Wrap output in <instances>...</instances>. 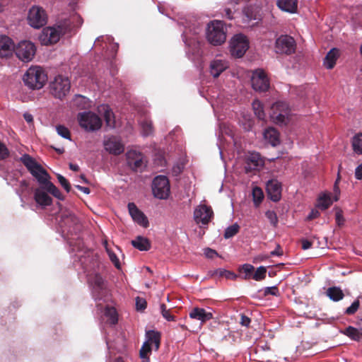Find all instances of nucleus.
<instances>
[{"instance_id":"58","label":"nucleus","mask_w":362,"mask_h":362,"mask_svg":"<svg viewBox=\"0 0 362 362\" xmlns=\"http://www.w3.org/2000/svg\"><path fill=\"white\" fill-rule=\"evenodd\" d=\"M204 255L207 258L213 259L215 257L218 256V253L216 250H212L211 248H206L204 250Z\"/></svg>"},{"instance_id":"6","label":"nucleus","mask_w":362,"mask_h":362,"mask_svg":"<svg viewBox=\"0 0 362 362\" xmlns=\"http://www.w3.org/2000/svg\"><path fill=\"white\" fill-rule=\"evenodd\" d=\"M198 28H194V32L192 36H189V32H191V29L187 28L182 33V39L186 45L187 49L186 51L188 57L192 60H198L202 55V51L201 48V43L199 40V37L197 35Z\"/></svg>"},{"instance_id":"12","label":"nucleus","mask_w":362,"mask_h":362,"mask_svg":"<svg viewBox=\"0 0 362 362\" xmlns=\"http://www.w3.org/2000/svg\"><path fill=\"white\" fill-rule=\"evenodd\" d=\"M249 48V40L243 34H236L230 40V52L235 57H242Z\"/></svg>"},{"instance_id":"8","label":"nucleus","mask_w":362,"mask_h":362,"mask_svg":"<svg viewBox=\"0 0 362 362\" xmlns=\"http://www.w3.org/2000/svg\"><path fill=\"white\" fill-rule=\"evenodd\" d=\"M71 83L68 77L58 75L49 83L50 93L58 99H63L69 92Z\"/></svg>"},{"instance_id":"22","label":"nucleus","mask_w":362,"mask_h":362,"mask_svg":"<svg viewBox=\"0 0 362 362\" xmlns=\"http://www.w3.org/2000/svg\"><path fill=\"white\" fill-rule=\"evenodd\" d=\"M146 341L141 347H144L146 351L151 352L152 349L157 351L160 346V334L157 332L151 330L146 334Z\"/></svg>"},{"instance_id":"37","label":"nucleus","mask_w":362,"mask_h":362,"mask_svg":"<svg viewBox=\"0 0 362 362\" xmlns=\"http://www.w3.org/2000/svg\"><path fill=\"white\" fill-rule=\"evenodd\" d=\"M104 315L107 318V322L111 325H115L118 322V314L114 307L107 306L104 311Z\"/></svg>"},{"instance_id":"44","label":"nucleus","mask_w":362,"mask_h":362,"mask_svg":"<svg viewBox=\"0 0 362 362\" xmlns=\"http://www.w3.org/2000/svg\"><path fill=\"white\" fill-rule=\"evenodd\" d=\"M239 229H240V226L238 223H234L232 226H228L225 230V233L223 235L224 238L226 239H228V238L233 237L235 235H236L238 233Z\"/></svg>"},{"instance_id":"5","label":"nucleus","mask_w":362,"mask_h":362,"mask_svg":"<svg viewBox=\"0 0 362 362\" xmlns=\"http://www.w3.org/2000/svg\"><path fill=\"white\" fill-rule=\"evenodd\" d=\"M97 114L92 113V131L99 129L102 126V119L105 122L106 128L115 127V115L107 105L102 104L98 107Z\"/></svg>"},{"instance_id":"30","label":"nucleus","mask_w":362,"mask_h":362,"mask_svg":"<svg viewBox=\"0 0 362 362\" xmlns=\"http://www.w3.org/2000/svg\"><path fill=\"white\" fill-rule=\"evenodd\" d=\"M279 9L289 13H296L298 11V0H277Z\"/></svg>"},{"instance_id":"41","label":"nucleus","mask_w":362,"mask_h":362,"mask_svg":"<svg viewBox=\"0 0 362 362\" xmlns=\"http://www.w3.org/2000/svg\"><path fill=\"white\" fill-rule=\"evenodd\" d=\"M252 109L254 110L255 115L257 117V118L260 120H264L266 117V114L264 110V107L262 103L255 100L252 103Z\"/></svg>"},{"instance_id":"10","label":"nucleus","mask_w":362,"mask_h":362,"mask_svg":"<svg viewBox=\"0 0 362 362\" xmlns=\"http://www.w3.org/2000/svg\"><path fill=\"white\" fill-rule=\"evenodd\" d=\"M290 108L288 104L283 101L274 103L271 107L270 117L276 124H286L288 121Z\"/></svg>"},{"instance_id":"34","label":"nucleus","mask_w":362,"mask_h":362,"mask_svg":"<svg viewBox=\"0 0 362 362\" xmlns=\"http://www.w3.org/2000/svg\"><path fill=\"white\" fill-rule=\"evenodd\" d=\"M72 104L74 107L79 110H85L90 106V101L88 98L82 95H75L72 100Z\"/></svg>"},{"instance_id":"60","label":"nucleus","mask_w":362,"mask_h":362,"mask_svg":"<svg viewBox=\"0 0 362 362\" xmlns=\"http://www.w3.org/2000/svg\"><path fill=\"white\" fill-rule=\"evenodd\" d=\"M336 222L339 226L344 224V218L341 211H337L336 213Z\"/></svg>"},{"instance_id":"50","label":"nucleus","mask_w":362,"mask_h":362,"mask_svg":"<svg viewBox=\"0 0 362 362\" xmlns=\"http://www.w3.org/2000/svg\"><path fill=\"white\" fill-rule=\"evenodd\" d=\"M265 216L273 226L276 227L277 226L278 218L276 214L274 211L269 210L266 211Z\"/></svg>"},{"instance_id":"11","label":"nucleus","mask_w":362,"mask_h":362,"mask_svg":"<svg viewBox=\"0 0 362 362\" xmlns=\"http://www.w3.org/2000/svg\"><path fill=\"white\" fill-rule=\"evenodd\" d=\"M296 43L294 38L288 35H281L275 41L276 53L290 55L295 52Z\"/></svg>"},{"instance_id":"40","label":"nucleus","mask_w":362,"mask_h":362,"mask_svg":"<svg viewBox=\"0 0 362 362\" xmlns=\"http://www.w3.org/2000/svg\"><path fill=\"white\" fill-rule=\"evenodd\" d=\"M351 145L353 151L359 155H362V132L356 134L352 138Z\"/></svg>"},{"instance_id":"15","label":"nucleus","mask_w":362,"mask_h":362,"mask_svg":"<svg viewBox=\"0 0 362 362\" xmlns=\"http://www.w3.org/2000/svg\"><path fill=\"white\" fill-rule=\"evenodd\" d=\"M47 14L42 8L33 6L28 12V21L29 25L34 28H40L47 23Z\"/></svg>"},{"instance_id":"56","label":"nucleus","mask_w":362,"mask_h":362,"mask_svg":"<svg viewBox=\"0 0 362 362\" xmlns=\"http://www.w3.org/2000/svg\"><path fill=\"white\" fill-rule=\"evenodd\" d=\"M254 267L249 264H245L242 266L241 270L245 274V279H248L250 275L254 271Z\"/></svg>"},{"instance_id":"59","label":"nucleus","mask_w":362,"mask_h":362,"mask_svg":"<svg viewBox=\"0 0 362 362\" xmlns=\"http://www.w3.org/2000/svg\"><path fill=\"white\" fill-rule=\"evenodd\" d=\"M23 118L25 119V120L27 122V123L29 124L30 127L33 126L34 120H33V116L32 114H30L28 112H25L23 114Z\"/></svg>"},{"instance_id":"28","label":"nucleus","mask_w":362,"mask_h":362,"mask_svg":"<svg viewBox=\"0 0 362 362\" xmlns=\"http://www.w3.org/2000/svg\"><path fill=\"white\" fill-rule=\"evenodd\" d=\"M14 51V45L12 40L6 36H0V57H7Z\"/></svg>"},{"instance_id":"13","label":"nucleus","mask_w":362,"mask_h":362,"mask_svg":"<svg viewBox=\"0 0 362 362\" xmlns=\"http://www.w3.org/2000/svg\"><path fill=\"white\" fill-rule=\"evenodd\" d=\"M36 52L35 45L30 41H21L16 47H14V52L16 57L24 62H30Z\"/></svg>"},{"instance_id":"54","label":"nucleus","mask_w":362,"mask_h":362,"mask_svg":"<svg viewBox=\"0 0 362 362\" xmlns=\"http://www.w3.org/2000/svg\"><path fill=\"white\" fill-rule=\"evenodd\" d=\"M9 156V151L2 142L0 141V160H4Z\"/></svg>"},{"instance_id":"53","label":"nucleus","mask_w":362,"mask_h":362,"mask_svg":"<svg viewBox=\"0 0 362 362\" xmlns=\"http://www.w3.org/2000/svg\"><path fill=\"white\" fill-rule=\"evenodd\" d=\"M243 14L246 18L245 21H249L252 19H255V14L253 13L250 6L245 7L243 10Z\"/></svg>"},{"instance_id":"33","label":"nucleus","mask_w":362,"mask_h":362,"mask_svg":"<svg viewBox=\"0 0 362 362\" xmlns=\"http://www.w3.org/2000/svg\"><path fill=\"white\" fill-rule=\"evenodd\" d=\"M77 119L81 128L86 132L90 131V111H85L78 114Z\"/></svg>"},{"instance_id":"43","label":"nucleus","mask_w":362,"mask_h":362,"mask_svg":"<svg viewBox=\"0 0 362 362\" xmlns=\"http://www.w3.org/2000/svg\"><path fill=\"white\" fill-rule=\"evenodd\" d=\"M344 334L356 341H358L362 336V334L360 332L358 329L351 326L348 327L345 329Z\"/></svg>"},{"instance_id":"31","label":"nucleus","mask_w":362,"mask_h":362,"mask_svg":"<svg viewBox=\"0 0 362 362\" xmlns=\"http://www.w3.org/2000/svg\"><path fill=\"white\" fill-rule=\"evenodd\" d=\"M264 138L273 146H276L280 144L279 134L277 130L273 127H269L264 130Z\"/></svg>"},{"instance_id":"49","label":"nucleus","mask_w":362,"mask_h":362,"mask_svg":"<svg viewBox=\"0 0 362 362\" xmlns=\"http://www.w3.org/2000/svg\"><path fill=\"white\" fill-rule=\"evenodd\" d=\"M57 177L61 186L66 190V192H69L71 191V185L68 180L61 174H57Z\"/></svg>"},{"instance_id":"62","label":"nucleus","mask_w":362,"mask_h":362,"mask_svg":"<svg viewBox=\"0 0 362 362\" xmlns=\"http://www.w3.org/2000/svg\"><path fill=\"white\" fill-rule=\"evenodd\" d=\"M223 15L225 18H226L228 20H232L234 18L233 13L230 8H228L224 9V13Z\"/></svg>"},{"instance_id":"27","label":"nucleus","mask_w":362,"mask_h":362,"mask_svg":"<svg viewBox=\"0 0 362 362\" xmlns=\"http://www.w3.org/2000/svg\"><path fill=\"white\" fill-rule=\"evenodd\" d=\"M228 68V62L226 60L214 59L210 62L209 72L214 78H217Z\"/></svg>"},{"instance_id":"39","label":"nucleus","mask_w":362,"mask_h":362,"mask_svg":"<svg viewBox=\"0 0 362 362\" xmlns=\"http://www.w3.org/2000/svg\"><path fill=\"white\" fill-rule=\"evenodd\" d=\"M140 126L141 128V134L144 136H148L153 134V128L152 122L148 118H144L140 121Z\"/></svg>"},{"instance_id":"23","label":"nucleus","mask_w":362,"mask_h":362,"mask_svg":"<svg viewBox=\"0 0 362 362\" xmlns=\"http://www.w3.org/2000/svg\"><path fill=\"white\" fill-rule=\"evenodd\" d=\"M94 45L98 47L100 46L103 49L110 51L112 55L117 53L118 49V44L113 42V38L111 36H100L97 38Z\"/></svg>"},{"instance_id":"25","label":"nucleus","mask_w":362,"mask_h":362,"mask_svg":"<svg viewBox=\"0 0 362 362\" xmlns=\"http://www.w3.org/2000/svg\"><path fill=\"white\" fill-rule=\"evenodd\" d=\"M189 316L192 319L199 320L202 323H204L213 318L212 309L209 308L208 310L201 308H194Z\"/></svg>"},{"instance_id":"48","label":"nucleus","mask_w":362,"mask_h":362,"mask_svg":"<svg viewBox=\"0 0 362 362\" xmlns=\"http://www.w3.org/2000/svg\"><path fill=\"white\" fill-rule=\"evenodd\" d=\"M160 310L162 316L168 321H174L175 316L170 314V310L166 308V305L163 303L160 304Z\"/></svg>"},{"instance_id":"24","label":"nucleus","mask_w":362,"mask_h":362,"mask_svg":"<svg viewBox=\"0 0 362 362\" xmlns=\"http://www.w3.org/2000/svg\"><path fill=\"white\" fill-rule=\"evenodd\" d=\"M128 209L130 216L134 222L137 223L139 225L146 228L148 226V221L147 217L144 215V214L140 211L134 203H129L128 204Z\"/></svg>"},{"instance_id":"21","label":"nucleus","mask_w":362,"mask_h":362,"mask_svg":"<svg viewBox=\"0 0 362 362\" xmlns=\"http://www.w3.org/2000/svg\"><path fill=\"white\" fill-rule=\"evenodd\" d=\"M104 147L110 153L119 155L124 152V147L119 139L111 136L104 140Z\"/></svg>"},{"instance_id":"9","label":"nucleus","mask_w":362,"mask_h":362,"mask_svg":"<svg viewBox=\"0 0 362 362\" xmlns=\"http://www.w3.org/2000/svg\"><path fill=\"white\" fill-rule=\"evenodd\" d=\"M20 160L38 182H44L45 177H49L47 171L30 155L27 153L23 154L20 158Z\"/></svg>"},{"instance_id":"45","label":"nucleus","mask_w":362,"mask_h":362,"mask_svg":"<svg viewBox=\"0 0 362 362\" xmlns=\"http://www.w3.org/2000/svg\"><path fill=\"white\" fill-rule=\"evenodd\" d=\"M253 201L256 206L259 205L264 198V194L261 188L255 187L252 189Z\"/></svg>"},{"instance_id":"38","label":"nucleus","mask_w":362,"mask_h":362,"mask_svg":"<svg viewBox=\"0 0 362 362\" xmlns=\"http://www.w3.org/2000/svg\"><path fill=\"white\" fill-rule=\"evenodd\" d=\"M327 295L333 301H339L344 298V293L342 290L339 287H331L327 291Z\"/></svg>"},{"instance_id":"20","label":"nucleus","mask_w":362,"mask_h":362,"mask_svg":"<svg viewBox=\"0 0 362 362\" xmlns=\"http://www.w3.org/2000/svg\"><path fill=\"white\" fill-rule=\"evenodd\" d=\"M40 185V186L35 190L34 199L38 205L44 208L52 204V199L48 194L46 185L45 184Z\"/></svg>"},{"instance_id":"32","label":"nucleus","mask_w":362,"mask_h":362,"mask_svg":"<svg viewBox=\"0 0 362 362\" xmlns=\"http://www.w3.org/2000/svg\"><path fill=\"white\" fill-rule=\"evenodd\" d=\"M339 57V51L336 48L332 49L324 59V65L328 69H332L336 64Z\"/></svg>"},{"instance_id":"42","label":"nucleus","mask_w":362,"mask_h":362,"mask_svg":"<svg viewBox=\"0 0 362 362\" xmlns=\"http://www.w3.org/2000/svg\"><path fill=\"white\" fill-rule=\"evenodd\" d=\"M103 245L105 248V250L108 255L110 260L112 262V264L115 265V267L117 269H120L121 264H120L119 259L117 257V255L108 247L107 242L106 240H105L103 241Z\"/></svg>"},{"instance_id":"26","label":"nucleus","mask_w":362,"mask_h":362,"mask_svg":"<svg viewBox=\"0 0 362 362\" xmlns=\"http://www.w3.org/2000/svg\"><path fill=\"white\" fill-rule=\"evenodd\" d=\"M268 197L273 202H278L281 199V185L276 180H269L267 183Z\"/></svg>"},{"instance_id":"63","label":"nucleus","mask_w":362,"mask_h":362,"mask_svg":"<svg viewBox=\"0 0 362 362\" xmlns=\"http://www.w3.org/2000/svg\"><path fill=\"white\" fill-rule=\"evenodd\" d=\"M250 322H251V320L248 317H247L245 315L241 316L240 324L243 326L248 327L250 324Z\"/></svg>"},{"instance_id":"17","label":"nucleus","mask_w":362,"mask_h":362,"mask_svg":"<svg viewBox=\"0 0 362 362\" xmlns=\"http://www.w3.org/2000/svg\"><path fill=\"white\" fill-rule=\"evenodd\" d=\"M251 83L253 89L256 91L264 92L269 88V78L262 69H257L253 71Z\"/></svg>"},{"instance_id":"61","label":"nucleus","mask_w":362,"mask_h":362,"mask_svg":"<svg viewBox=\"0 0 362 362\" xmlns=\"http://www.w3.org/2000/svg\"><path fill=\"white\" fill-rule=\"evenodd\" d=\"M271 256H281L283 255V250H281L279 245H276L274 250L270 252Z\"/></svg>"},{"instance_id":"57","label":"nucleus","mask_w":362,"mask_h":362,"mask_svg":"<svg viewBox=\"0 0 362 362\" xmlns=\"http://www.w3.org/2000/svg\"><path fill=\"white\" fill-rule=\"evenodd\" d=\"M136 307L138 310H143L146 307V302L144 298L137 297L136 298Z\"/></svg>"},{"instance_id":"3","label":"nucleus","mask_w":362,"mask_h":362,"mask_svg":"<svg viewBox=\"0 0 362 362\" xmlns=\"http://www.w3.org/2000/svg\"><path fill=\"white\" fill-rule=\"evenodd\" d=\"M98 272L92 274V297L97 299L105 298L109 293L108 284L105 279L107 264L98 260L97 262Z\"/></svg>"},{"instance_id":"64","label":"nucleus","mask_w":362,"mask_h":362,"mask_svg":"<svg viewBox=\"0 0 362 362\" xmlns=\"http://www.w3.org/2000/svg\"><path fill=\"white\" fill-rule=\"evenodd\" d=\"M355 176L356 179L362 180V163L356 168Z\"/></svg>"},{"instance_id":"16","label":"nucleus","mask_w":362,"mask_h":362,"mask_svg":"<svg viewBox=\"0 0 362 362\" xmlns=\"http://www.w3.org/2000/svg\"><path fill=\"white\" fill-rule=\"evenodd\" d=\"M337 184L338 179L334 183L333 194L331 192H324L319 195L316 204V206L318 209L325 210L328 209L334 202H337L339 199L340 190Z\"/></svg>"},{"instance_id":"46","label":"nucleus","mask_w":362,"mask_h":362,"mask_svg":"<svg viewBox=\"0 0 362 362\" xmlns=\"http://www.w3.org/2000/svg\"><path fill=\"white\" fill-rule=\"evenodd\" d=\"M57 134L62 138L71 140V134L69 129L64 125H58L56 127Z\"/></svg>"},{"instance_id":"36","label":"nucleus","mask_w":362,"mask_h":362,"mask_svg":"<svg viewBox=\"0 0 362 362\" xmlns=\"http://www.w3.org/2000/svg\"><path fill=\"white\" fill-rule=\"evenodd\" d=\"M132 245L140 251H147L151 247L149 240L144 237L138 236L132 241Z\"/></svg>"},{"instance_id":"7","label":"nucleus","mask_w":362,"mask_h":362,"mask_svg":"<svg viewBox=\"0 0 362 362\" xmlns=\"http://www.w3.org/2000/svg\"><path fill=\"white\" fill-rule=\"evenodd\" d=\"M206 36L213 45H220L226 40V31L221 21H212L207 25Z\"/></svg>"},{"instance_id":"52","label":"nucleus","mask_w":362,"mask_h":362,"mask_svg":"<svg viewBox=\"0 0 362 362\" xmlns=\"http://www.w3.org/2000/svg\"><path fill=\"white\" fill-rule=\"evenodd\" d=\"M359 305H360V303H359L358 300H354L352 303V304L349 308H346L345 313L347 315L354 314L358 310V309L359 308Z\"/></svg>"},{"instance_id":"55","label":"nucleus","mask_w":362,"mask_h":362,"mask_svg":"<svg viewBox=\"0 0 362 362\" xmlns=\"http://www.w3.org/2000/svg\"><path fill=\"white\" fill-rule=\"evenodd\" d=\"M151 352L149 351H146L144 347H141L139 351V356L141 359V362H150L149 356Z\"/></svg>"},{"instance_id":"47","label":"nucleus","mask_w":362,"mask_h":362,"mask_svg":"<svg viewBox=\"0 0 362 362\" xmlns=\"http://www.w3.org/2000/svg\"><path fill=\"white\" fill-rule=\"evenodd\" d=\"M266 273H267V269L264 267L261 266L257 269L252 278L255 281L263 280L266 277Z\"/></svg>"},{"instance_id":"29","label":"nucleus","mask_w":362,"mask_h":362,"mask_svg":"<svg viewBox=\"0 0 362 362\" xmlns=\"http://www.w3.org/2000/svg\"><path fill=\"white\" fill-rule=\"evenodd\" d=\"M264 165V160L259 153H250L247 158L245 170L247 171L258 169Z\"/></svg>"},{"instance_id":"2","label":"nucleus","mask_w":362,"mask_h":362,"mask_svg":"<svg viewBox=\"0 0 362 362\" xmlns=\"http://www.w3.org/2000/svg\"><path fill=\"white\" fill-rule=\"evenodd\" d=\"M81 24V18L78 16H73L69 18L64 19L53 27L43 28L40 35L42 44L48 45L57 42L62 35L74 31Z\"/></svg>"},{"instance_id":"51","label":"nucleus","mask_w":362,"mask_h":362,"mask_svg":"<svg viewBox=\"0 0 362 362\" xmlns=\"http://www.w3.org/2000/svg\"><path fill=\"white\" fill-rule=\"evenodd\" d=\"M264 295L265 296H267L268 295L279 296V288L276 286H271V287H266L264 289Z\"/></svg>"},{"instance_id":"1","label":"nucleus","mask_w":362,"mask_h":362,"mask_svg":"<svg viewBox=\"0 0 362 362\" xmlns=\"http://www.w3.org/2000/svg\"><path fill=\"white\" fill-rule=\"evenodd\" d=\"M55 219L57 231L69 245V252L74 253L79 279L90 286V251L85 247L81 221L69 211H62Z\"/></svg>"},{"instance_id":"35","label":"nucleus","mask_w":362,"mask_h":362,"mask_svg":"<svg viewBox=\"0 0 362 362\" xmlns=\"http://www.w3.org/2000/svg\"><path fill=\"white\" fill-rule=\"evenodd\" d=\"M49 177H45L44 182H40L39 184H45L46 185L47 191L52 196L58 199L59 200H64V197L61 193L59 189L50 181L48 180Z\"/></svg>"},{"instance_id":"18","label":"nucleus","mask_w":362,"mask_h":362,"mask_svg":"<svg viewBox=\"0 0 362 362\" xmlns=\"http://www.w3.org/2000/svg\"><path fill=\"white\" fill-rule=\"evenodd\" d=\"M214 212L211 206L199 204L194 211V219L197 224L206 226L211 221Z\"/></svg>"},{"instance_id":"14","label":"nucleus","mask_w":362,"mask_h":362,"mask_svg":"<svg viewBox=\"0 0 362 362\" xmlns=\"http://www.w3.org/2000/svg\"><path fill=\"white\" fill-rule=\"evenodd\" d=\"M152 191L154 196L160 199H167L170 194L169 180L166 176L158 175L153 181Z\"/></svg>"},{"instance_id":"4","label":"nucleus","mask_w":362,"mask_h":362,"mask_svg":"<svg viewBox=\"0 0 362 362\" xmlns=\"http://www.w3.org/2000/svg\"><path fill=\"white\" fill-rule=\"evenodd\" d=\"M23 81L28 88L39 90L45 84L47 81V76L42 67L32 66L23 75Z\"/></svg>"},{"instance_id":"19","label":"nucleus","mask_w":362,"mask_h":362,"mask_svg":"<svg viewBox=\"0 0 362 362\" xmlns=\"http://www.w3.org/2000/svg\"><path fill=\"white\" fill-rule=\"evenodd\" d=\"M127 162L128 165L135 171H141L146 166L144 156L136 150H129L127 152Z\"/></svg>"}]
</instances>
